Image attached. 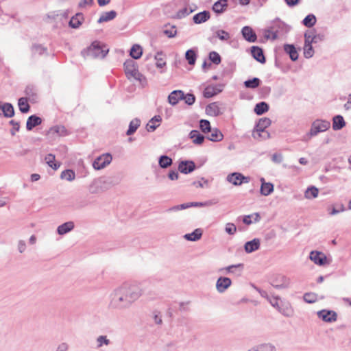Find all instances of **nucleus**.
<instances>
[{
    "label": "nucleus",
    "instance_id": "obj_21",
    "mask_svg": "<svg viewBox=\"0 0 351 351\" xmlns=\"http://www.w3.org/2000/svg\"><path fill=\"white\" fill-rule=\"evenodd\" d=\"M210 17V12L208 11H203L199 12L193 16V20L195 24H201L207 21Z\"/></svg>",
    "mask_w": 351,
    "mask_h": 351
},
{
    "label": "nucleus",
    "instance_id": "obj_61",
    "mask_svg": "<svg viewBox=\"0 0 351 351\" xmlns=\"http://www.w3.org/2000/svg\"><path fill=\"white\" fill-rule=\"evenodd\" d=\"M193 11L194 10L191 8L189 9L188 8H184L180 10L177 12V16H178V18L181 19V18L185 17L186 16H188L189 14L192 13Z\"/></svg>",
    "mask_w": 351,
    "mask_h": 351
},
{
    "label": "nucleus",
    "instance_id": "obj_39",
    "mask_svg": "<svg viewBox=\"0 0 351 351\" xmlns=\"http://www.w3.org/2000/svg\"><path fill=\"white\" fill-rule=\"evenodd\" d=\"M319 190L315 186H310L304 192V197L306 199L316 198L318 196Z\"/></svg>",
    "mask_w": 351,
    "mask_h": 351
},
{
    "label": "nucleus",
    "instance_id": "obj_9",
    "mask_svg": "<svg viewBox=\"0 0 351 351\" xmlns=\"http://www.w3.org/2000/svg\"><path fill=\"white\" fill-rule=\"evenodd\" d=\"M227 181L234 186L241 185L242 183H248L250 180L249 177H245L240 173H232L227 176Z\"/></svg>",
    "mask_w": 351,
    "mask_h": 351
},
{
    "label": "nucleus",
    "instance_id": "obj_13",
    "mask_svg": "<svg viewBox=\"0 0 351 351\" xmlns=\"http://www.w3.org/2000/svg\"><path fill=\"white\" fill-rule=\"evenodd\" d=\"M309 36L308 33L304 34V45L303 47L304 49V56L306 58H310L314 55V49L313 48L312 40L309 41Z\"/></svg>",
    "mask_w": 351,
    "mask_h": 351
},
{
    "label": "nucleus",
    "instance_id": "obj_54",
    "mask_svg": "<svg viewBox=\"0 0 351 351\" xmlns=\"http://www.w3.org/2000/svg\"><path fill=\"white\" fill-rule=\"evenodd\" d=\"M219 90H217L215 87L208 86L204 89L203 95L204 97L210 98L217 94Z\"/></svg>",
    "mask_w": 351,
    "mask_h": 351
},
{
    "label": "nucleus",
    "instance_id": "obj_8",
    "mask_svg": "<svg viewBox=\"0 0 351 351\" xmlns=\"http://www.w3.org/2000/svg\"><path fill=\"white\" fill-rule=\"evenodd\" d=\"M112 159V156L110 154H102L94 160L93 167L96 170L102 169L111 162Z\"/></svg>",
    "mask_w": 351,
    "mask_h": 351
},
{
    "label": "nucleus",
    "instance_id": "obj_18",
    "mask_svg": "<svg viewBox=\"0 0 351 351\" xmlns=\"http://www.w3.org/2000/svg\"><path fill=\"white\" fill-rule=\"evenodd\" d=\"M75 224L72 221L65 222L57 228V232L59 235H64L74 229Z\"/></svg>",
    "mask_w": 351,
    "mask_h": 351
},
{
    "label": "nucleus",
    "instance_id": "obj_20",
    "mask_svg": "<svg viewBox=\"0 0 351 351\" xmlns=\"http://www.w3.org/2000/svg\"><path fill=\"white\" fill-rule=\"evenodd\" d=\"M251 53L253 58L258 62L261 63L265 62V58L264 56L263 51L261 48L256 46L252 47Z\"/></svg>",
    "mask_w": 351,
    "mask_h": 351
},
{
    "label": "nucleus",
    "instance_id": "obj_17",
    "mask_svg": "<svg viewBox=\"0 0 351 351\" xmlns=\"http://www.w3.org/2000/svg\"><path fill=\"white\" fill-rule=\"evenodd\" d=\"M261 242L258 239H254L245 243L244 249L246 253H252L258 250L260 247Z\"/></svg>",
    "mask_w": 351,
    "mask_h": 351
},
{
    "label": "nucleus",
    "instance_id": "obj_49",
    "mask_svg": "<svg viewBox=\"0 0 351 351\" xmlns=\"http://www.w3.org/2000/svg\"><path fill=\"white\" fill-rule=\"evenodd\" d=\"M261 84V80L258 77H254L252 80L245 81L244 85L246 88H256Z\"/></svg>",
    "mask_w": 351,
    "mask_h": 351
},
{
    "label": "nucleus",
    "instance_id": "obj_14",
    "mask_svg": "<svg viewBox=\"0 0 351 351\" xmlns=\"http://www.w3.org/2000/svg\"><path fill=\"white\" fill-rule=\"evenodd\" d=\"M195 169V165L194 162L191 160L181 161L178 165V170L184 174L192 172Z\"/></svg>",
    "mask_w": 351,
    "mask_h": 351
},
{
    "label": "nucleus",
    "instance_id": "obj_4",
    "mask_svg": "<svg viewBox=\"0 0 351 351\" xmlns=\"http://www.w3.org/2000/svg\"><path fill=\"white\" fill-rule=\"evenodd\" d=\"M108 52V49H107L106 46L100 42L94 41L82 53L85 57L104 58Z\"/></svg>",
    "mask_w": 351,
    "mask_h": 351
},
{
    "label": "nucleus",
    "instance_id": "obj_64",
    "mask_svg": "<svg viewBox=\"0 0 351 351\" xmlns=\"http://www.w3.org/2000/svg\"><path fill=\"white\" fill-rule=\"evenodd\" d=\"M279 300H280L279 297L272 295L271 298H269V300L267 301L270 303V304L272 306H274V308H276L278 310L279 308V307L280 306L279 304Z\"/></svg>",
    "mask_w": 351,
    "mask_h": 351
},
{
    "label": "nucleus",
    "instance_id": "obj_48",
    "mask_svg": "<svg viewBox=\"0 0 351 351\" xmlns=\"http://www.w3.org/2000/svg\"><path fill=\"white\" fill-rule=\"evenodd\" d=\"M316 23V17L314 14L307 15L303 20V24L307 27H313Z\"/></svg>",
    "mask_w": 351,
    "mask_h": 351
},
{
    "label": "nucleus",
    "instance_id": "obj_12",
    "mask_svg": "<svg viewBox=\"0 0 351 351\" xmlns=\"http://www.w3.org/2000/svg\"><path fill=\"white\" fill-rule=\"evenodd\" d=\"M232 285V280L228 277H219L216 282V289L220 293H224Z\"/></svg>",
    "mask_w": 351,
    "mask_h": 351
},
{
    "label": "nucleus",
    "instance_id": "obj_29",
    "mask_svg": "<svg viewBox=\"0 0 351 351\" xmlns=\"http://www.w3.org/2000/svg\"><path fill=\"white\" fill-rule=\"evenodd\" d=\"M227 7V0H219L213 4V10L217 14H221L226 10Z\"/></svg>",
    "mask_w": 351,
    "mask_h": 351
},
{
    "label": "nucleus",
    "instance_id": "obj_60",
    "mask_svg": "<svg viewBox=\"0 0 351 351\" xmlns=\"http://www.w3.org/2000/svg\"><path fill=\"white\" fill-rule=\"evenodd\" d=\"M215 34L221 40H228L230 38L229 33L225 30H217Z\"/></svg>",
    "mask_w": 351,
    "mask_h": 351
},
{
    "label": "nucleus",
    "instance_id": "obj_26",
    "mask_svg": "<svg viewBox=\"0 0 351 351\" xmlns=\"http://www.w3.org/2000/svg\"><path fill=\"white\" fill-rule=\"evenodd\" d=\"M161 121L162 119L160 116H154L149 120V123L147 124V130L148 132L154 131L159 126Z\"/></svg>",
    "mask_w": 351,
    "mask_h": 351
},
{
    "label": "nucleus",
    "instance_id": "obj_51",
    "mask_svg": "<svg viewBox=\"0 0 351 351\" xmlns=\"http://www.w3.org/2000/svg\"><path fill=\"white\" fill-rule=\"evenodd\" d=\"M156 60V66L157 68H162L166 65V62L163 58V54L161 52H158L154 57Z\"/></svg>",
    "mask_w": 351,
    "mask_h": 351
},
{
    "label": "nucleus",
    "instance_id": "obj_5",
    "mask_svg": "<svg viewBox=\"0 0 351 351\" xmlns=\"http://www.w3.org/2000/svg\"><path fill=\"white\" fill-rule=\"evenodd\" d=\"M124 69L128 79L133 78L142 84L146 83L145 77L138 71L137 64L134 60H126L124 63Z\"/></svg>",
    "mask_w": 351,
    "mask_h": 351
},
{
    "label": "nucleus",
    "instance_id": "obj_11",
    "mask_svg": "<svg viewBox=\"0 0 351 351\" xmlns=\"http://www.w3.org/2000/svg\"><path fill=\"white\" fill-rule=\"evenodd\" d=\"M318 317L325 322H333L337 320V315L333 311L321 310L317 313Z\"/></svg>",
    "mask_w": 351,
    "mask_h": 351
},
{
    "label": "nucleus",
    "instance_id": "obj_38",
    "mask_svg": "<svg viewBox=\"0 0 351 351\" xmlns=\"http://www.w3.org/2000/svg\"><path fill=\"white\" fill-rule=\"evenodd\" d=\"M278 311L286 317H291L293 314V308L289 303H286L280 306Z\"/></svg>",
    "mask_w": 351,
    "mask_h": 351
},
{
    "label": "nucleus",
    "instance_id": "obj_27",
    "mask_svg": "<svg viewBox=\"0 0 351 351\" xmlns=\"http://www.w3.org/2000/svg\"><path fill=\"white\" fill-rule=\"evenodd\" d=\"M202 235V230L200 228H197L193 232L184 234V238L187 241H197L201 239Z\"/></svg>",
    "mask_w": 351,
    "mask_h": 351
},
{
    "label": "nucleus",
    "instance_id": "obj_32",
    "mask_svg": "<svg viewBox=\"0 0 351 351\" xmlns=\"http://www.w3.org/2000/svg\"><path fill=\"white\" fill-rule=\"evenodd\" d=\"M252 136L254 139L258 141L266 140L270 138V134L267 131H259L258 129L254 128L252 132Z\"/></svg>",
    "mask_w": 351,
    "mask_h": 351
},
{
    "label": "nucleus",
    "instance_id": "obj_50",
    "mask_svg": "<svg viewBox=\"0 0 351 351\" xmlns=\"http://www.w3.org/2000/svg\"><path fill=\"white\" fill-rule=\"evenodd\" d=\"M46 162L47 163V165L51 167L52 169L56 170L58 169V167H60L59 165H57L56 163L54 162V160H55V156L51 154H47L46 156H45V158Z\"/></svg>",
    "mask_w": 351,
    "mask_h": 351
},
{
    "label": "nucleus",
    "instance_id": "obj_53",
    "mask_svg": "<svg viewBox=\"0 0 351 351\" xmlns=\"http://www.w3.org/2000/svg\"><path fill=\"white\" fill-rule=\"evenodd\" d=\"M345 210L346 208L343 204L334 205L332 206V208L330 209L329 215H335Z\"/></svg>",
    "mask_w": 351,
    "mask_h": 351
},
{
    "label": "nucleus",
    "instance_id": "obj_7",
    "mask_svg": "<svg viewBox=\"0 0 351 351\" xmlns=\"http://www.w3.org/2000/svg\"><path fill=\"white\" fill-rule=\"evenodd\" d=\"M244 269L243 263L231 265L219 269V271L223 274H230L235 277H239L242 274Z\"/></svg>",
    "mask_w": 351,
    "mask_h": 351
},
{
    "label": "nucleus",
    "instance_id": "obj_52",
    "mask_svg": "<svg viewBox=\"0 0 351 351\" xmlns=\"http://www.w3.org/2000/svg\"><path fill=\"white\" fill-rule=\"evenodd\" d=\"M196 53L193 49L186 51L185 58L191 65H193L196 60Z\"/></svg>",
    "mask_w": 351,
    "mask_h": 351
},
{
    "label": "nucleus",
    "instance_id": "obj_22",
    "mask_svg": "<svg viewBox=\"0 0 351 351\" xmlns=\"http://www.w3.org/2000/svg\"><path fill=\"white\" fill-rule=\"evenodd\" d=\"M184 97V92L182 90H173L168 97L169 102L172 105H176Z\"/></svg>",
    "mask_w": 351,
    "mask_h": 351
},
{
    "label": "nucleus",
    "instance_id": "obj_47",
    "mask_svg": "<svg viewBox=\"0 0 351 351\" xmlns=\"http://www.w3.org/2000/svg\"><path fill=\"white\" fill-rule=\"evenodd\" d=\"M19 110L23 113H26L29 110V106L27 103V99L24 97H21L19 99L18 103Z\"/></svg>",
    "mask_w": 351,
    "mask_h": 351
},
{
    "label": "nucleus",
    "instance_id": "obj_42",
    "mask_svg": "<svg viewBox=\"0 0 351 351\" xmlns=\"http://www.w3.org/2000/svg\"><path fill=\"white\" fill-rule=\"evenodd\" d=\"M60 178L61 179L71 182L75 180V173L71 169H66L61 173Z\"/></svg>",
    "mask_w": 351,
    "mask_h": 351
},
{
    "label": "nucleus",
    "instance_id": "obj_6",
    "mask_svg": "<svg viewBox=\"0 0 351 351\" xmlns=\"http://www.w3.org/2000/svg\"><path fill=\"white\" fill-rule=\"evenodd\" d=\"M271 285L278 289H287L290 287L291 280L284 275L278 274L271 279Z\"/></svg>",
    "mask_w": 351,
    "mask_h": 351
},
{
    "label": "nucleus",
    "instance_id": "obj_37",
    "mask_svg": "<svg viewBox=\"0 0 351 351\" xmlns=\"http://www.w3.org/2000/svg\"><path fill=\"white\" fill-rule=\"evenodd\" d=\"M143 53L142 47L139 45H134L130 49V56L134 59H139Z\"/></svg>",
    "mask_w": 351,
    "mask_h": 351
},
{
    "label": "nucleus",
    "instance_id": "obj_35",
    "mask_svg": "<svg viewBox=\"0 0 351 351\" xmlns=\"http://www.w3.org/2000/svg\"><path fill=\"white\" fill-rule=\"evenodd\" d=\"M140 124L141 121L138 119L135 118L132 119L130 123L129 128L126 132V134L130 136L132 134H134L138 128L140 126Z\"/></svg>",
    "mask_w": 351,
    "mask_h": 351
},
{
    "label": "nucleus",
    "instance_id": "obj_16",
    "mask_svg": "<svg viewBox=\"0 0 351 351\" xmlns=\"http://www.w3.org/2000/svg\"><path fill=\"white\" fill-rule=\"evenodd\" d=\"M1 114L9 118L13 117L14 114V110L12 105L9 103H3L0 101V115Z\"/></svg>",
    "mask_w": 351,
    "mask_h": 351
},
{
    "label": "nucleus",
    "instance_id": "obj_3",
    "mask_svg": "<svg viewBox=\"0 0 351 351\" xmlns=\"http://www.w3.org/2000/svg\"><path fill=\"white\" fill-rule=\"evenodd\" d=\"M330 127V121L322 119H316L312 123L309 132L304 136L302 141H308L312 137L317 136L318 134L328 130Z\"/></svg>",
    "mask_w": 351,
    "mask_h": 351
},
{
    "label": "nucleus",
    "instance_id": "obj_15",
    "mask_svg": "<svg viewBox=\"0 0 351 351\" xmlns=\"http://www.w3.org/2000/svg\"><path fill=\"white\" fill-rule=\"evenodd\" d=\"M241 34L243 38L250 43H254L256 41L257 36L252 27L245 26L241 29Z\"/></svg>",
    "mask_w": 351,
    "mask_h": 351
},
{
    "label": "nucleus",
    "instance_id": "obj_40",
    "mask_svg": "<svg viewBox=\"0 0 351 351\" xmlns=\"http://www.w3.org/2000/svg\"><path fill=\"white\" fill-rule=\"evenodd\" d=\"M269 110V106L267 103L262 101L257 104L254 108V112L258 115H261L263 113L267 112Z\"/></svg>",
    "mask_w": 351,
    "mask_h": 351
},
{
    "label": "nucleus",
    "instance_id": "obj_44",
    "mask_svg": "<svg viewBox=\"0 0 351 351\" xmlns=\"http://www.w3.org/2000/svg\"><path fill=\"white\" fill-rule=\"evenodd\" d=\"M49 132L52 134H56L58 136H65L66 135V130L64 126L62 125H56L50 128Z\"/></svg>",
    "mask_w": 351,
    "mask_h": 351
},
{
    "label": "nucleus",
    "instance_id": "obj_34",
    "mask_svg": "<svg viewBox=\"0 0 351 351\" xmlns=\"http://www.w3.org/2000/svg\"><path fill=\"white\" fill-rule=\"evenodd\" d=\"M271 123V121L269 118L260 119L255 128L259 131H266L265 129Z\"/></svg>",
    "mask_w": 351,
    "mask_h": 351
},
{
    "label": "nucleus",
    "instance_id": "obj_19",
    "mask_svg": "<svg viewBox=\"0 0 351 351\" xmlns=\"http://www.w3.org/2000/svg\"><path fill=\"white\" fill-rule=\"evenodd\" d=\"M206 112L207 114L214 117L219 116L223 113V111L221 109V108L215 102L211 103L209 105H208L206 108Z\"/></svg>",
    "mask_w": 351,
    "mask_h": 351
},
{
    "label": "nucleus",
    "instance_id": "obj_33",
    "mask_svg": "<svg viewBox=\"0 0 351 351\" xmlns=\"http://www.w3.org/2000/svg\"><path fill=\"white\" fill-rule=\"evenodd\" d=\"M83 15L81 13H77L75 16H73L69 21V26L72 28H77L82 24L83 21Z\"/></svg>",
    "mask_w": 351,
    "mask_h": 351
},
{
    "label": "nucleus",
    "instance_id": "obj_62",
    "mask_svg": "<svg viewBox=\"0 0 351 351\" xmlns=\"http://www.w3.org/2000/svg\"><path fill=\"white\" fill-rule=\"evenodd\" d=\"M209 59L215 64H219L221 62V57L219 54L215 51H212L209 53Z\"/></svg>",
    "mask_w": 351,
    "mask_h": 351
},
{
    "label": "nucleus",
    "instance_id": "obj_58",
    "mask_svg": "<svg viewBox=\"0 0 351 351\" xmlns=\"http://www.w3.org/2000/svg\"><path fill=\"white\" fill-rule=\"evenodd\" d=\"M191 207V205L189 204H182L180 205L173 206L167 210V213H172V212H178L181 210H184L186 208H188Z\"/></svg>",
    "mask_w": 351,
    "mask_h": 351
},
{
    "label": "nucleus",
    "instance_id": "obj_63",
    "mask_svg": "<svg viewBox=\"0 0 351 351\" xmlns=\"http://www.w3.org/2000/svg\"><path fill=\"white\" fill-rule=\"evenodd\" d=\"M225 230L228 234L233 235L237 232V227L232 223H227Z\"/></svg>",
    "mask_w": 351,
    "mask_h": 351
},
{
    "label": "nucleus",
    "instance_id": "obj_41",
    "mask_svg": "<svg viewBox=\"0 0 351 351\" xmlns=\"http://www.w3.org/2000/svg\"><path fill=\"white\" fill-rule=\"evenodd\" d=\"M258 351H277L275 345L271 343H264L256 345Z\"/></svg>",
    "mask_w": 351,
    "mask_h": 351
},
{
    "label": "nucleus",
    "instance_id": "obj_2",
    "mask_svg": "<svg viewBox=\"0 0 351 351\" xmlns=\"http://www.w3.org/2000/svg\"><path fill=\"white\" fill-rule=\"evenodd\" d=\"M123 293L119 287H116L109 297V307L112 310L123 311L131 307L129 302L125 299Z\"/></svg>",
    "mask_w": 351,
    "mask_h": 351
},
{
    "label": "nucleus",
    "instance_id": "obj_31",
    "mask_svg": "<svg viewBox=\"0 0 351 351\" xmlns=\"http://www.w3.org/2000/svg\"><path fill=\"white\" fill-rule=\"evenodd\" d=\"M346 125L345 121L342 116L337 115L332 119V128L334 130H339Z\"/></svg>",
    "mask_w": 351,
    "mask_h": 351
},
{
    "label": "nucleus",
    "instance_id": "obj_55",
    "mask_svg": "<svg viewBox=\"0 0 351 351\" xmlns=\"http://www.w3.org/2000/svg\"><path fill=\"white\" fill-rule=\"evenodd\" d=\"M25 93L29 99L35 100L36 99V90L34 86H27Z\"/></svg>",
    "mask_w": 351,
    "mask_h": 351
},
{
    "label": "nucleus",
    "instance_id": "obj_36",
    "mask_svg": "<svg viewBox=\"0 0 351 351\" xmlns=\"http://www.w3.org/2000/svg\"><path fill=\"white\" fill-rule=\"evenodd\" d=\"M274 191V184L271 182L263 183L261 186V195L267 196Z\"/></svg>",
    "mask_w": 351,
    "mask_h": 351
},
{
    "label": "nucleus",
    "instance_id": "obj_1",
    "mask_svg": "<svg viewBox=\"0 0 351 351\" xmlns=\"http://www.w3.org/2000/svg\"><path fill=\"white\" fill-rule=\"evenodd\" d=\"M119 287L131 306L144 294L141 283L136 280L124 282Z\"/></svg>",
    "mask_w": 351,
    "mask_h": 351
},
{
    "label": "nucleus",
    "instance_id": "obj_56",
    "mask_svg": "<svg viewBox=\"0 0 351 351\" xmlns=\"http://www.w3.org/2000/svg\"><path fill=\"white\" fill-rule=\"evenodd\" d=\"M303 298L306 303L312 304L317 300V295L314 293H306Z\"/></svg>",
    "mask_w": 351,
    "mask_h": 351
},
{
    "label": "nucleus",
    "instance_id": "obj_45",
    "mask_svg": "<svg viewBox=\"0 0 351 351\" xmlns=\"http://www.w3.org/2000/svg\"><path fill=\"white\" fill-rule=\"evenodd\" d=\"M159 165L161 168H167L172 164V159L167 156H162L158 160Z\"/></svg>",
    "mask_w": 351,
    "mask_h": 351
},
{
    "label": "nucleus",
    "instance_id": "obj_57",
    "mask_svg": "<svg viewBox=\"0 0 351 351\" xmlns=\"http://www.w3.org/2000/svg\"><path fill=\"white\" fill-rule=\"evenodd\" d=\"M199 127L201 130L204 133H208L209 131H210V129L212 128L210 127V122L208 120L206 119H202L199 122Z\"/></svg>",
    "mask_w": 351,
    "mask_h": 351
},
{
    "label": "nucleus",
    "instance_id": "obj_43",
    "mask_svg": "<svg viewBox=\"0 0 351 351\" xmlns=\"http://www.w3.org/2000/svg\"><path fill=\"white\" fill-rule=\"evenodd\" d=\"M97 348H100L104 346H108L110 344V341L106 335H99L96 339Z\"/></svg>",
    "mask_w": 351,
    "mask_h": 351
},
{
    "label": "nucleus",
    "instance_id": "obj_46",
    "mask_svg": "<svg viewBox=\"0 0 351 351\" xmlns=\"http://www.w3.org/2000/svg\"><path fill=\"white\" fill-rule=\"evenodd\" d=\"M89 192L91 193H97L101 191V181L95 180L90 184L88 188Z\"/></svg>",
    "mask_w": 351,
    "mask_h": 351
},
{
    "label": "nucleus",
    "instance_id": "obj_30",
    "mask_svg": "<svg viewBox=\"0 0 351 351\" xmlns=\"http://www.w3.org/2000/svg\"><path fill=\"white\" fill-rule=\"evenodd\" d=\"M116 16H117V12L114 10H111L109 12H105L101 14L97 22L99 23H101L104 22H108L111 20H113Z\"/></svg>",
    "mask_w": 351,
    "mask_h": 351
},
{
    "label": "nucleus",
    "instance_id": "obj_59",
    "mask_svg": "<svg viewBox=\"0 0 351 351\" xmlns=\"http://www.w3.org/2000/svg\"><path fill=\"white\" fill-rule=\"evenodd\" d=\"M32 51L34 55H42L46 51V48L40 45H34L32 47Z\"/></svg>",
    "mask_w": 351,
    "mask_h": 351
},
{
    "label": "nucleus",
    "instance_id": "obj_25",
    "mask_svg": "<svg viewBox=\"0 0 351 351\" xmlns=\"http://www.w3.org/2000/svg\"><path fill=\"white\" fill-rule=\"evenodd\" d=\"M284 50L289 55L291 60L296 61L298 59V53L293 45H285Z\"/></svg>",
    "mask_w": 351,
    "mask_h": 351
},
{
    "label": "nucleus",
    "instance_id": "obj_10",
    "mask_svg": "<svg viewBox=\"0 0 351 351\" xmlns=\"http://www.w3.org/2000/svg\"><path fill=\"white\" fill-rule=\"evenodd\" d=\"M310 259L317 265H328L330 263L328 261L326 256L318 251H312L310 253Z\"/></svg>",
    "mask_w": 351,
    "mask_h": 351
},
{
    "label": "nucleus",
    "instance_id": "obj_24",
    "mask_svg": "<svg viewBox=\"0 0 351 351\" xmlns=\"http://www.w3.org/2000/svg\"><path fill=\"white\" fill-rule=\"evenodd\" d=\"M208 134V139L214 142L221 141L223 137L222 133L217 128H211Z\"/></svg>",
    "mask_w": 351,
    "mask_h": 351
},
{
    "label": "nucleus",
    "instance_id": "obj_23",
    "mask_svg": "<svg viewBox=\"0 0 351 351\" xmlns=\"http://www.w3.org/2000/svg\"><path fill=\"white\" fill-rule=\"evenodd\" d=\"M42 119L36 115L30 116L27 121L26 128L27 130H32L34 127L40 125Z\"/></svg>",
    "mask_w": 351,
    "mask_h": 351
},
{
    "label": "nucleus",
    "instance_id": "obj_28",
    "mask_svg": "<svg viewBox=\"0 0 351 351\" xmlns=\"http://www.w3.org/2000/svg\"><path fill=\"white\" fill-rule=\"evenodd\" d=\"M189 138L192 140L193 143L196 145H201L204 141V136L197 130H192L189 133Z\"/></svg>",
    "mask_w": 351,
    "mask_h": 351
}]
</instances>
